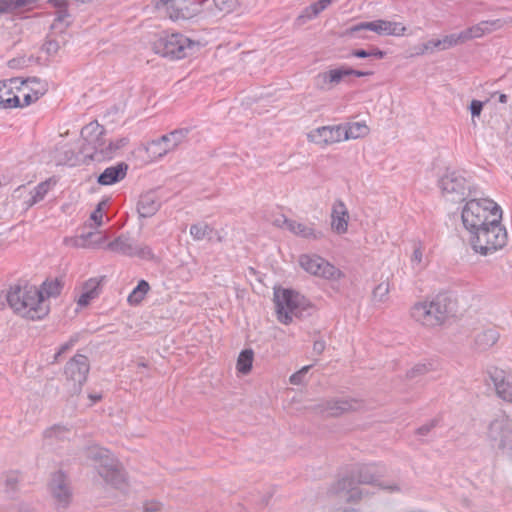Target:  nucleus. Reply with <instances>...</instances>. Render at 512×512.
Segmentation results:
<instances>
[{"instance_id":"nucleus-28","label":"nucleus","mask_w":512,"mask_h":512,"mask_svg":"<svg viewBox=\"0 0 512 512\" xmlns=\"http://www.w3.org/2000/svg\"><path fill=\"white\" fill-rule=\"evenodd\" d=\"M20 106V101L12 88L3 81H0V108L10 109Z\"/></svg>"},{"instance_id":"nucleus-55","label":"nucleus","mask_w":512,"mask_h":512,"mask_svg":"<svg viewBox=\"0 0 512 512\" xmlns=\"http://www.w3.org/2000/svg\"><path fill=\"white\" fill-rule=\"evenodd\" d=\"M436 420H431L428 423H425L421 427H419L416 431L418 435L425 436L430 433V431L436 426Z\"/></svg>"},{"instance_id":"nucleus-25","label":"nucleus","mask_w":512,"mask_h":512,"mask_svg":"<svg viewBox=\"0 0 512 512\" xmlns=\"http://www.w3.org/2000/svg\"><path fill=\"white\" fill-rule=\"evenodd\" d=\"M160 208V202L154 193L142 195L138 201L137 211L140 217L148 218L156 214Z\"/></svg>"},{"instance_id":"nucleus-11","label":"nucleus","mask_w":512,"mask_h":512,"mask_svg":"<svg viewBox=\"0 0 512 512\" xmlns=\"http://www.w3.org/2000/svg\"><path fill=\"white\" fill-rule=\"evenodd\" d=\"M301 300V296L293 290L275 289L274 303L278 321L285 325L290 324L298 314Z\"/></svg>"},{"instance_id":"nucleus-57","label":"nucleus","mask_w":512,"mask_h":512,"mask_svg":"<svg viewBox=\"0 0 512 512\" xmlns=\"http://www.w3.org/2000/svg\"><path fill=\"white\" fill-rule=\"evenodd\" d=\"M44 47L47 53L55 54L59 49V43L54 40H48L46 41Z\"/></svg>"},{"instance_id":"nucleus-3","label":"nucleus","mask_w":512,"mask_h":512,"mask_svg":"<svg viewBox=\"0 0 512 512\" xmlns=\"http://www.w3.org/2000/svg\"><path fill=\"white\" fill-rule=\"evenodd\" d=\"M452 313V301L439 294L431 299H425L414 303L410 308V317L418 324L435 328L443 325Z\"/></svg>"},{"instance_id":"nucleus-20","label":"nucleus","mask_w":512,"mask_h":512,"mask_svg":"<svg viewBox=\"0 0 512 512\" xmlns=\"http://www.w3.org/2000/svg\"><path fill=\"white\" fill-rule=\"evenodd\" d=\"M330 219L331 230L334 233L343 235L348 232L350 215L342 200H336L333 203Z\"/></svg>"},{"instance_id":"nucleus-33","label":"nucleus","mask_w":512,"mask_h":512,"mask_svg":"<svg viewBox=\"0 0 512 512\" xmlns=\"http://www.w3.org/2000/svg\"><path fill=\"white\" fill-rule=\"evenodd\" d=\"M410 262L413 270L420 272L425 269L428 259L425 256V248L421 243H415L410 256Z\"/></svg>"},{"instance_id":"nucleus-4","label":"nucleus","mask_w":512,"mask_h":512,"mask_svg":"<svg viewBox=\"0 0 512 512\" xmlns=\"http://www.w3.org/2000/svg\"><path fill=\"white\" fill-rule=\"evenodd\" d=\"M493 219L469 234L472 249L487 256L503 248L507 243L506 229L501 225L502 214H493Z\"/></svg>"},{"instance_id":"nucleus-61","label":"nucleus","mask_w":512,"mask_h":512,"mask_svg":"<svg viewBox=\"0 0 512 512\" xmlns=\"http://www.w3.org/2000/svg\"><path fill=\"white\" fill-rule=\"evenodd\" d=\"M49 3L58 8V10H66L65 9V6H66V0H49Z\"/></svg>"},{"instance_id":"nucleus-24","label":"nucleus","mask_w":512,"mask_h":512,"mask_svg":"<svg viewBox=\"0 0 512 512\" xmlns=\"http://www.w3.org/2000/svg\"><path fill=\"white\" fill-rule=\"evenodd\" d=\"M128 165L118 163L115 166L106 168L98 177V183L101 185H112L125 178Z\"/></svg>"},{"instance_id":"nucleus-21","label":"nucleus","mask_w":512,"mask_h":512,"mask_svg":"<svg viewBox=\"0 0 512 512\" xmlns=\"http://www.w3.org/2000/svg\"><path fill=\"white\" fill-rule=\"evenodd\" d=\"M504 24L505 23L502 19L480 21L463 30L466 41L468 42L471 40L480 39L486 35H489L497 30L502 29Z\"/></svg>"},{"instance_id":"nucleus-12","label":"nucleus","mask_w":512,"mask_h":512,"mask_svg":"<svg viewBox=\"0 0 512 512\" xmlns=\"http://www.w3.org/2000/svg\"><path fill=\"white\" fill-rule=\"evenodd\" d=\"M89 372L88 358L84 355H75L65 367L66 386L70 394H78L86 382Z\"/></svg>"},{"instance_id":"nucleus-47","label":"nucleus","mask_w":512,"mask_h":512,"mask_svg":"<svg viewBox=\"0 0 512 512\" xmlns=\"http://www.w3.org/2000/svg\"><path fill=\"white\" fill-rule=\"evenodd\" d=\"M133 257H138L143 260H155V255L150 246L145 244H136L133 249Z\"/></svg>"},{"instance_id":"nucleus-45","label":"nucleus","mask_w":512,"mask_h":512,"mask_svg":"<svg viewBox=\"0 0 512 512\" xmlns=\"http://www.w3.org/2000/svg\"><path fill=\"white\" fill-rule=\"evenodd\" d=\"M390 292V282L388 279L380 282L372 292V299L376 303H383L388 298Z\"/></svg>"},{"instance_id":"nucleus-48","label":"nucleus","mask_w":512,"mask_h":512,"mask_svg":"<svg viewBox=\"0 0 512 512\" xmlns=\"http://www.w3.org/2000/svg\"><path fill=\"white\" fill-rule=\"evenodd\" d=\"M39 88L31 87V93L24 95V105H29L39 99L48 90L47 83H39Z\"/></svg>"},{"instance_id":"nucleus-22","label":"nucleus","mask_w":512,"mask_h":512,"mask_svg":"<svg viewBox=\"0 0 512 512\" xmlns=\"http://www.w3.org/2000/svg\"><path fill=\"white\" fill-rule=\"evenodd\" d=\"M284 225L294 235L308 240H318L322 237V233L317 231L313 224L285 219Z\"/></svg>"},{"instance_id":"nucleus-18","label":"nucleus","mask_w":512,"mask_h":512,"mask_svg":"<svg viewBox=\"0 0 512 512\" xmlns=\"http://www.w3.org/2000/svg\"><path fill=\"white\" fill-rule=\"evenodd\" d=\"M384 469L376 464H366L361 466L356 474V481L358 484H367L372 486H378L382 489H386L390 492L399 491L400 488L397 484L385 486L381 481Z\"/></svg>"},{"instance_id":"nucleus-19","label":"nucleus","mask_w":512,"mask_h":512,"mask_svg":"<svg viewBox=\"0 0 512 512\" xmlns=\"http://www.w3.org/2000/svg\"><path fill=\"white\" fill-rule=\"evenodd\" d=\"M344 66L331 68L318 73L314 77V87L321 92H329L345 78Z\"/></svg>"},{"instance_id":"nucleus-13","label":"nucleus","mask_w":512,"mask_h":512,"mask_svg":"<svg viewBox=\"0 0 512 512\" xmlns=\"http://www.w3.org/2000/svg\"><path fill=\"white\" fill-rule=\"evenodd\" d=\"M361 30H370L382 36H403L406 32V26L401 22L378 19L371 22H362L352 26L348 32L354 34Z\"/></svg>"},{"instance_id":"nucleus-10","label":"nucleus","mask_w":512,"mask_h":512,"mask_svg":"<svg viewBox=\"0 0 512 512\" xmlns=\"http://www.w3.org/2000/svg\"><path fill=\"white\" fill-rule=\"evenodd\" d=\"M202 2L197 0H154L158 13L172 20H187L201 12Z\"/></svg>"},{"instance_id":"nucleus-41","label":"nucleus","mask_w":512,"mask_h":512,"mask_svg":"<svg viewBox=\"0 0 512 512\" xmlns=\"http://www.w3.org/2000/svg\"><path fill=\"white\" fill-rule=\"evenodd\" d=\"M147 153L149 154L150 158L153 160L160 159L164 157L166 154L169 153L167 146L162 139V137L158 140H154L150 142L146 148Z\"/></svg>"},{"instance_id":"nucleus-27","label":"nucleus","mask_w":512,"mask_h":512,"mask_svg":"<svg viewBox=\"0 0 512 512\" xmlns=\"http://www.w3.org/2000/svg\"><path fill=\"white\" fill-rule=\"evenodd\" d=\"M100 287V280L91 278L83 285V291L78 299L79 306H86L92 299L98 296Z\"/></svg>"},{"instance_id":"nucleus-8","label":"nucleus","mask_w":512,"mask_h":512,"mask_svg":"<svg viewBox=\"0 0 512 512\" xmlns=\"http://www.w3.org/2000/svg\"><path fill=\"white\" fill-rule=\"evenodd\" d=\"M199 44L180 33L164 34L153 44L157 54L172 59L186 57Z\"/></svg>"},{"instance_id":"nucleus-54","label":"nucleus","mask_w":512,"mask_h":512,"mask_svg":"<svg viewBox=\"0 0 512 512\" xmlns=\"http://www.w3.org/2000/svg\"><path fill=\"white\" fill-rule=\"evenodd\" d=\"M434 50H441V41L440 39H433L429 40L426 43L423 44L421 54H424L425 52H432Z\"/></svg>"},{"instance_id":"nucleus-60","label":"nucleus","mask_w":512,"mask_h":512,"mask_svg":"<svg viewBox=\"0 0 512 512\" xmlns=\"http://www.w3.org/2000/svg\"><path fill=\"white\" fill-rule=\"evenodd\" d=\"M39 83H46V82L42 81L38 78H29L23 82V84H26L30 90H31V87L39 88V85H40Z\"/></svg>"},{"instance_id":"nucleus-39","label":"nucleus","mask_w":512,"mask_h":512,"mask_svg":"<svg viewBox=\"0 0 512 512\" xmlns=\"http://www.w3.org/2000/svg\"><path fill=\"white\" fill-rule=\"evenodd\" d=\"M150 290V285L147 281L141 280L138 285L129 294L127 301L130 305H138L145 298Z\"/></svg>"},{"instance_id":"nucleus-40","label":"nucleus","mask_w":512,"mask_h":512,"mask_svg":"<svg viewBox=\"0 0 512 512\" xmlns=\"http://www.w3.org/2000/svg\"><path fill=\"white\" fill-rule=\"evenodd\" d=\"M38 289L41 291L42 297L45 298V301L47 302V299L50 297H56L60 294L62 289V283L58 279L53 280H47L42 283Z\"/></svg>"},{"instance_id":"nucleus-49","label":"nucleus","mask_w":512,"mask_h":512,"mask_svg":"<svg viewBox=\"0 0 512 512\" xmlns=\"http://www.w3.org/2000/svg\"><path fill=\"white\" fill-rule=\"evenodd\" d=\"M211 233V229L207 224H194L190 227L191 236L197 240H203Z\"/></svg>"},{"instance_id":"nucleus-59","label":"nucleus","mask_w":512,"mask_h":512,"mask_svg":"<svg viewBox=\"0 0 512 512\" xmlns=\"http://www.w3.org/2000/svg\"><path fill=\"white\" fill-rule=\"evenodd\" d=\"M75 344V340L74 339H70L68 342L64 343L63 345H61V347L59 348V351L57 352L56 354V357L57 356H60L61 354L67 352L68 350H70Z\"/></svg>"},{"instance_id":"nucleus-5","label":"nucleus","mask_w":512,"mask_h":512,"mask_svg":"<svg viewBox=\"0 0 512 512\" xmlns=\"http://www.w3.org/2000/svg\"><path fill=\"white\" fill-rule=\"evenodd\" d=\"M493 214H502L500 206L493 200L487 198L471 199L465 203L462 209L461 220L464 228L470 234L491 221L494 217Z\"/></svg>"},{"instance_id":"nucleus-31","label":"nucleus","mask_w":512,"mask_h":512,"mask_svg":"<svg viewBox=\"0 0 512 512\" xmlns=\"http://www.w3.org/2000/svg\"><path fill=\"white\" fill-rule=\"evenodd\" d=\"M90 229V231H88L87 233H83L80 236L66 238L64 240L65 244L76 248H89L92 246L99 245L101 243L100 240L97 242L91 241L92 237L97 234V228L93 226V228Z\"/></svg>"},{"instance_id":"nucleus-2","label":"nucleus","mask_w":512,"mask_h":512,"mask_svg":"<svg viewBox=\"0 0 512 512\" xmlns=\"http://www.w3.org/2000/svg\"><path fill=\"white\" fill-rule=\"evenodd\" d=\"M81 136L83 139L81 154L85 159L97 162L112 159L129 142L125 137L116 140L106 139L104 128L96 122L83 127Z\"/></svg>"},{"instance_id":"nucleus-9","label":"nucleus","mask_w":512,"mask_h":512,"mask_svg":"<svg viewBox=\"0 0 512 512\" xmlns=\"http://www.w3.org/2000/svg\"><path fill=\"white\" fill-rule=\"evenodd\" d=\"M298 264L308 274L327 281L336 282L344 277V273L339 268L317 254L300 255Z\"/></svg>"},{"instance_id":"nucleus-17","label":"nucleus","mask_w":512,"mask_h":512,"mask_svg":"<svg viewBox=\"0 0 512 512\" xmlns=\"http://www.w3.org/2000/svg\"><path fill=\"white\" fill-rule=\"evenodd\" d=\"M362 407V403L356 399H330L317 405L319 413L325 416H340L344 413L356 411Z\"/></svg>"},{"instance_id":"nucleus-42","label":"nucleus","mask_w":512,"mask_h":512,"mask_svg":"<svg viewBox=\"0 0 512 512\" xmlns=\"http://www.w3.org/2000/svg\"><path fill=\"white\" fill-rule=\"evenodd\" d=\"M236 7V0H213V7L210 8L212 16L224 15L232 12Z\"/></svg>"},{"instance_id":"nucleus-64","label":"nucleus","mask_w":512,"mask_h":512,"mask_svg":"<svg viewBox=\"0 0 512 512\" xmlns=\"http://www.w3.org/2000/svg\"><path fill=\"white\" fill-rule=\"evenodd\" d=\"M12 512H35L30 506L21 504L16 509H14Z\"/></svg>"},{"instance_id":"nucleus-38","label":"nucleus","mask_w":512,"mask_h":512,"mask_svg":"<svg viewBox=\"0 0 512 512\" xmlns=\"http://www.w3.org/2000/svg\"><path fill=\"white\" fill-rule=\"evenodd\" d=\"M69 434L70 431L66 426L54 425L43 432V437L48 444H52L54 440L67 439Z\"/></svg>"},{"instance_id":"nucleus-46","label":"nucleus","mask_w":512,"mask_h":512,"mask_svg":"<svg viewBox=\"0 0 512 512\" xmlns=\"http://www.w3.org/2000/svg\"><path fill=\"white\" fill-rule=\"evenodd\" d=\"M105 205H106L105 200H102L98 203L96 209L91 213V215L89 217V222H87L85 224V226H87L89 228H93V226L95 228H98L103 224V218H104L103 207Z\"/></svg>"},{"instance_id":"nucleus-34","label":"nucleus","mask_w":512,"mask_h":512,"mask_svg":"<svg viewBox=\"0 0 512 512\" xmlns=\"http://www.w3.org/2000/svg\"><path fill=\"white\" fill-rule=\"evenodd\" d=\"M37 0H0V14L12 13L19 9H27Z\"/></svg>"},{"instance_id":"nucleus-6","label":"nucleus","mask_w":512,"mask_h":512,"mask_svg":"<svg viewBox=\"0 0 512 512\" xmlns=\"http://www.w3.org/2000/svg\"><path fill=\"white\" fill-rule=\"evenodd\" d=\"M88 457L93 461L95 469L106 483L116 488L124 484L125 475L122 467L108 450L91 447L88 450Z\"/></svg>"},{"instance_id":"nucleus-7","label":"nucleus","mask_w":512,"mask_h":512,"mask_svg":"<svg viewBox=\"0 0 512 512\" xmlns=\"http://www.w3.org/2000/svg\"><path fill=\"white\" fill-rule=\"evenodd\" d=\"M442 198L446 202L461 203L471 194V183L460 171L446 170L438 180Z\"/></svg>"},{"instance_id":"nucleus-26","label":"nucleus","mask_w":512,"mask_h":512,"mask_svg":"<svg viewBox=\"0 0 512 512\" xmlns=\"http://www.w3.org/2000/svg\"><path fill=\"white\" fill-rule=\"evenodd\" d=\"M498 395L504 400L512 401V384L506 377L504 371L495 370L491 375Z\"/></svg>"},{"instance_id":"nucleus-63","label":"nucleus","mask_w":512,"mask_h":512,"mask_svg":"<svg viewBox=\"0 0 512 512\" xmlns=\"http://www.w3.org/2000/svg\"><path fill=\"white\" fill-rule=\"evenodd\" d=\"M369 54H370V57L373 56V57H376L378 59H382L385 56V52L380 50V49H378V48L372 49L371 51H369Z\"/></svg>"},{"instance_id":"nucleus-56","label":"nucleus","mask_w":512,"mask_h":512,"mask_svg":"<svg viewBox=\"0 0 512 512\" xmlns=\"http://www.w3.org/2000/svg\"><path fill=\"white\" fill-rule=\"evenodd\" d=\"M344 70H345V76H351V75H355L357 77H364V76H368V75H371L372 73L371 72H365V71H359V70H354L350 67H347V66H344Z\"/></svg>"},{"instance_id":"nucleus-51","label":"nucleus","mask_w":512,"mask_h":512,"mask_svg":"<svg viewBox=\"0 0 512 512\" xmlns=\"http://www.w3.org/2000/svg\"><path fill=\"white\" fill-rule=\"evenodd\" d=\"M310 368H311V365L302 367L299 371L295 372L294 374H292L290 376L289 382L292 385H301L304 382V377Z\"/></svg>"},{"instance_id":"nucleus-44","label":"nucleus","mask_w":512,"mask_h":512,"mask_svg":"<svg viewBox=\"0 0 512 512\" xmlns=\"http://www.w3.org/2000/svg\"><path fill=\"white\" fill-rule=\"evenodd\" d=\"M441 41V50H448L452 47L466 43L464 31L444 36Z\"/></svg>"},{"instance_id":"nucleus-30","label":"nucleus","mask_w":512,"mask_h":512,"mask_svg":"<svg viewBox=\"0 0 512 512\" xmlns=\"http://www.w3.org/2000/svg\"><path fill=\"white\" fill-rule=\"evenodd\" d=\"M135 243L127 236L121 235L107 245V248L115 253L133 257Z\"/></svg>"},{"instance_id":"nucleus-36","label":"nucleus","mask_w":512,"mask_h":512,"mask_svg":"<svg viewBox=\"0 0 512 512\" xmlns=\"http://www.w3.org/2000/svg\"><path fill=\"white\" fill-rule=\"evenodd\" d=\"M51 180L39 183L31 192L30 198L26 201L28 207H32L36 203L42 201L51 188Z\"/></svg>"},{"instance_id":"nucleus-43","label":"nucleus","mask_w":512,"mask_h":512,"mask_svg":"<svg viewBox=\"0 0 512 512\" xmlns=\"http://www.w3.org/2000/svg\"><path fill=\"white\" fill-rule=\"evenodd\" d=\"M253 351L251 349L243 350L237 359V370L241 374H248L251 371L253 363Z\"/></svg>"},{"instance_id":"nucleus-35","label":"nucleus","mask_w":512,"mask_h":512,"mask_svg":"<svg viewBox=\"0 0 512 512\" xmlns=\"http://www.w3.org/2000/svg\"><path fill=\"white\" fill-rule=\"evenodd\" d=\"M187 134V129H178L170 132L167 135H163L162 139L164 140L168 151L171 152L185 141Z\"/></svg>"},{"instance_id":"nucleus-29","label":"nucleus","mask_w":512,"mask_h":512,"mask_svg":"<svg viewBox=\"0 0 512 512\" xmlns=\"http://www.w3.org/2000/svg\"><path fill=\"white\" fill-rule=\"evenodd\" d=\"M499 339V333L495 328H488L480 331L475 336V345L480 350L492 347Z\"/></svg>"},{"instance_id":"nucleus-23","label":"nucleus","mask_w":512,"mask_h":512,"mask_svg":"<svg viewBox=\"0 0 512 512\" xmlns=\"http://www.w3.org/2000/svg\"><path fill=\"white\" fill-rule=\"evenodd\" d=\"M341 128V140H355L363 138L369 134V127L365 122H350L346 124H340Z\"/></svg>"},{"instance_id":"nucleus-14","label":"nucleus","mask_w":512,"mask_h":512,"mask_svg":"<svg viewBox=\"0 0 512 512\" xmlns=\"http://www.w3.org/2000/svg\"><path fill=\"white\" fill-rule=\"evenodd\" d=\"M48 490L57 508H65L72 499V491L66 475L62 471L52 474Z\"/></svg>"},{"instance_id":"nucleus-32","label":"nucleus","mask_w":512,"mask_h":512,"mask_svg":"<svg viewBox=\"0 0 512 512\" xmlns=\"http://www.w3.org/2000/svg\"><path fill=\"white\" fill-rule=\"evenodd\" d=\"M332 0H319L306 7L298 16V20L302 23L317 17L323 10H325Z\"/></svg>"},{"instance_id":"nucleus-53","label":"nucleus","mask_w":512,"mask_h":512,"mask_svg":"<svg viewBox=\"0 0 512 512\" xmlns=\"http://www.w3.org/2000/svg\"><path fill=\"white\" fill-rule=\"evenodd\" d=\"M484 103L479 100H472L469 106V110L472 116V119L474 120L476 117H479L481 115V112L483 110Z\"/></svg>"},{"instance_id":"nucleus-16","label":"nucleus","mask_w":512,"mask_h":512,"mask_svg":"<svg viewBox=\"0 0 512 512\" xmlns=\"http://www.w3.org/2000/svg\"><path fill=\"white\" fill-rule=\"evenodd\" d=\"M307 141L320 148L342 142L340 125H327L314 128L306 134Z\"/></svg>"},{"instance_id":"nucleus-58","label":"nucleus","mask_w":512,"mask_h":512,"mask_svg":"<svg viewBox=\"0 0 512 512\" xmlns=\"http://www.w3.org/2000/svg\"><path fill=\"white\" fill-rule=\"evenodd\" d=\"M326 344L323 340H316L313 344V352L317 355H321L325 350Z\"/></svg>"},{"instance_id":"nucleus-52","label":"nucleus","mask_w":512,"mask_h":512,"mask_svg":"<svg viewBox=\"0 0 512 512\" xmlns=\"http://www.w3.org/2000/svg\"><path fill=\"white\" fill-rule=\"evenodd\" d=\"M19 483V477L17 474H9L5 478V489L7 493L14 492Z\"/></svg>"},{"instance_id":"nucleus-15","label":"nucleus","mask_w":512,"mask_h":512,"mask_svg":"<svg viewBox=\"0 0 512 512\" xmlns=\"http://www.w3.org/2000/svg\"><path fill=\"white\" fill-rule=\"evenodd\" d=\"M488 437L498 448L512 450V421L505 416L495 419L489 426Z\"/></svg>"},{"instance_id":"nucleus-1","label":"nucleus","mask_w":512,"mask_h":512,"mask_svg":"<svg viewBox=\"0 0 512 512\" xmlns=\"http://www.w3.org/2000/svg\"><path fill=\"white\" fill-rule=\"evenodd\" d=\"M6 300L15 314L33 321L43 319L50 310L41 291L34 285H12L7 291Z\"/></svg>"},{"instance_id":"nucleus-50","label":"nucleus","mask_w":512,"mask_h":512,"mask_svg":"<svg viewBox=\"0 0 512 512\" xmlns=\"http://www.w3.org/2000/svg\"><path fill=\"white\" fill-rule=\"evenodd\" d=\"M339 485H341L342 489H348V493H350L349 499H360L362 497L363 492L353 486V480L343 479L339 482Z\"/></svg>"},{"instance_id":"nucleus-37","label":"nucleus","mask_w":512,"mask_h":512,"mask_svg":"<svg viewBox=\"0 0 512 512\" xmlns=\"http://www.w3.org/2000/svg\"><path fill=\"white\" fill-rule=\"evenodd\" d=\"M71 23L70 14L66 10H58L50 28L55 34L64 33Z\"/></svg>"},{"instance_id":"nucleus-62","label":"nucleus","mask_w":512,"mask_h":512,"mask_svg":"<svg viewBox=\"0 0 512 512\" xmlns=\"http://www.w3.org/2000/svg\"><path fill=\"white\" fill-rule=\"evenodd\" d=\"M352 56H355L358 58H366V57H370V54L366 50L359 49V50L352 51Z\"/></svg>"}]
</instances>
